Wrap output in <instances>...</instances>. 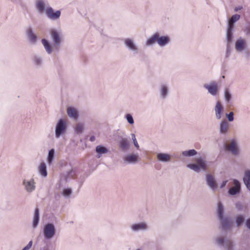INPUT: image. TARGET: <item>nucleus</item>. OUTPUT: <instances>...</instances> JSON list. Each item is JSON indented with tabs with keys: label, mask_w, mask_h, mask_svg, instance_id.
<instances>
[{
	"label": "nucleus",
	"mask_w": 250,
	"mask_h": 250,
	"mask_svg": "<svg viewBox=\"0 0 250 250\" xmlns=\"http://www.w3.org/2000/svg\"><path fill=\"white\" fill-rule=\"evenodd\" d=\"M32 244H33L32 241H29V243H28V244L24 248H23L21 250H29L31 248Z\"/></svg>",
	"instance_id": "nucleus-45"
},
{
	"label": "nucleus",
	"mask_w": 250,
	"mask_h": 250,
	"mask_svg": "<svg viewBox=\"0 0 250 250\" xmlns=\"http://www.w3.org/2000/svg\"><path fill=\"white\" fill-rule=\"evenodd\" d=\"M156 158L158 162L163 163H169L171 160V155L167 153H157L156 154Z\"/></svg>",
	"instance_id": "nucleus-17"
},
{
	"label": "nucleus",
	"mask_w": 250,
	"mask_h": 250,
	"mask_svg": "<svg viewBox=\"0 0 250 250\" xmlns=\"http://www.w3.org/2000/svg\"><path fill=\"white\" fill-rule=\"evenodd\" d=\"M229 124L226 119L222 120L219 124L220 134L221 135H226L229 130Z\"/></svg>",
	"instance_id": "nucleus-18"
},
{
	"label": "nucleus",
	"mask_w": 250,
	"mask_h": 250,
	"mask_svg": "<svg viewBox=\"0 0 250 250\" xmlns=\"http://www.w3.org/2000/svg\"><path fill=\"white\" fill-rule=\"evenodd\" d=\"M72 190L71 188H64L62 192V194L65 198H69L71 194H72Z\"/></svg>",
	"instance_id": "nucleus-38"
},
{
	"label": "nucleus",
	"mask_w": 250,
	"mask_h": 250,
	"mask_svg": "<svg viewBox=\"0 0 250 250\" xmlns=\"http://www.w3.org/2000/svg\"><path fill=\"white\" fill-rule=\"evenodd\" d=\"M67 128V121L63 119L59 120L55 126V138L59 139L65 134Z\"/></svg>",
	"instance_id": "nucleus-5"
},
{
	"label": "nucleus",
	"mask_w": 250,
	"mask_h": 250,
	"mask_svg": "<svg viewBox=\"0 0 250 250\" xmlns=\"http://www.w3.org/2000/svg\"><path fill=\"white\" fill-rule=\"evenodd\" d=\"M221 222L222 229L227 230L230 229L232 222L229 218L223 217L222 219H219Z\"/></svg>",
	"instance_id": "nucleus-24"
},
{
	"label": "nucleus",
	"mask_w": 250,
	"mask_h": 250,
	"mask_svg": "<svg viewBox=\"0 0 250 250\" xmlns=\"http://www.w3.org/2000/svg\"><path fill=\"white\" fill-rule=\"evenodd\" d=\"M40 220V214H39V209L38 208H36L34 211V214L33 216V218L32 220V227L34 229H35L38 226Z\"/></svg>",
	"instance_id": "nucleus-28"
},
{
	"label": "nucleus",
	"mask_w": 250,
	"mask_h": 250,
	"mask_svg": "<svg viewBox=\"0 0 250 250\" xmlns=\"http://www.w3.org/2000/svg\"><path fill=\"white\" fill-rule=\"evenodd\" d=\"M247 188L250 191V182L244 181Z\"/></svg>",
	"instance_id": "nucleus-51"
},
{
	"label": "nucleus",
	"mask_w": 250,
	"mask_h": 250,
	"mask_svg": "<svg viewBox=\"0 0 250 250\" xmlns=\"http://www.w3.org/2000/svg\"><path fill=\"white\" fill-rule=\"evenodd\" d=\"M217 215L219 219H222L224 216V207L221 202L217 204Z\"/></svg>",
	"instance_id": "nucleus-32"
},
{
	"label": "nucleus",
	"mask_w": 250,
	"mask_h": 250,
	"mask_svg": "<svg viewBox=\"0 0 250 250\" xmlns=\"http://www.w3.org/2000/svg\"><path fill=\"white\" fill-rule=\"evenodd\" d=\"M197 152L195 149L185 150L182 152V155L185 157H192L196 155Z\"/></svg>",
	"instance_id": "nucleus-35"
},
{
	"label": "nucleus",
	"mask_w": 250,
	"mask_h": 250,
	"mask_svg": "<svg viewBox=\"0 0 250 250\" xmlns=\"http://www.w3.org/2000/svg\"><path fill=\"white\" fill-rule=\"evenodd\" d=\"M46 16L50 20L57 21L59 20L61 15L60 10L55 11L50 6H47L45 12Z\"/></svg>",
	"instance_id": "nucleus-10"
},
{
	"label": "nucleus",
	"mask_w": 250,
	"mask_h": 250,
	"mask_svg": "<svg viewBox=\"0 0 250 250\" xmlns=\"http://www.w3.org/2000/svg\"><path fill=\"white\" fill-rule=\"evenodd\" d=\"M74 174H75V171L73 169H71V171L68 173V175L70 177H71L72 178H74Z\"/></svg>",
	"instance_id": "nucleus-48"
},
{
	"label": "nucleus",
	"mask_w": 250,
	"mask_h": 250,
	"mask_svg": "<svg viewBox=\"0 0 250 250\" xmlns=\"http://www.w3.org/2000/svg\"><path fill=\"white\" fill-rule=\"evenodd\" d=\"M233 187L229 189L228 193L231 195H235L239 194L241 191V183L236 180H233Z\"/></svg>",
	"instance_id": "nucleus-15"
},
{
	"label": "nucleus",
	"mask_w": 250,
	"mask_h": 250,
	"mask_svg": "<svg viewBox=\"0 0 250 250\" xmlns=\"http://www.w3.org/2000/svg\"><path fill=\"white\" fill-rule=\"evenodd\" d=\"M22 185L24 190L29 194L31 193L36 190V183L34 178L29 179H24L22 180Z\"/></svg>",
	"instance_id": "nucleus-8"
},
{
	"label": "nucleus",
	"mask_w": 250,
	"mask_h": 250,
	"mask_svg": "<svg viewBox=\"0 0 250 250\" xmlns=\"http://www.w3.org/2000/svg\"><path fill=\"white\" fill-rule=\"evenodd\" d=\"M206 181L207 186L212 191H215L218 188V184L215 177L211 174H207L206 175Z\"/></svg>",
	"instance_id": "nucleus-14"
},
{
	"label": "nucleus",
	"mask_w": 250,
	"mask_h": 250,
	"mask_svg": "<svg viewBox=\"0 0 250 250\" xmlns=\"http://www.w3.org/2000/svg\"><path fill=\"white\" fill-rule=\"evenodd\" d=\"M196 163L189 164L187 167L196 172H199L201 170L206 171L208 168L207 162L202 158H198L195 160Z\"/></svg>",
	"instance_id": "nucleus-2"
},
{
	"label": "nucleus",
	"mask_w": 250,
	"mask_h": 250,
	"mask_svg": "<svg viewBox=\"0 0 250 250\" xmlns=\"http://www.w3.org/2000/svg\"><path fill=\"white\" fill-rule=\"evenodd\" d=\"M26 34L30 43L35 44L37 42V37L33 32L31 27H29L26 29Z\"/></svg>",
	"instance_id": "nucleus-22"
},
{
	"label": "nucleus",
	"mask_w": 250,
	"mask_h": 250,
	"mask_svg": "<svg viewBox=\"0 0 250 250\" xmlns=\"http://www.w3.org/2000/svg\"><path fill=\"white\" fill-rule=\"evenodd\" d=\"M214 111L215 113V117L217 120H219L222 117V115L223 111V107L221 103L219 101L216 103V105L214 107Z\"/></svg>",
	"instance_id": "nucleus-25"
},
{
	"label": "nucleus",
	"mask_w": 250,
	"mask_h": 250,
	"mask_svg": "<svg viewBox=\"0 0 250 250\" xmlns=\"http://www.w3.org/2000/svg\"><path fill=\"white\" fill-rule=\"evenodd\" d=\"M55 155V151L53 148L51 149L49 152L47 157V162L49 165H51L54 159Z\"/></svg>",
	"instance_id": "nucleus-31"
},
{
	"label": "nucleus",
	"mask_w": 250,
	"mask_h": 250,
	"mask_svg": "<svg viewBox=\"0 0 250 250\" xmlns=\"http://www.w3.org/2000/svg\"><path fill=\"white\" fill-rule=\"evenodd\" d=\"M158 32H155L149 37L146 41L145 45L146 46H151L153 45L156 42L157 43Z\"/></svg>",
	"instance_id": "nucleus-26"
},
{
	"label": "nucleus",
	"mask_w": 250,
	"mask_h": 250,
	"mask_svg": "<svg viewBox=\"0 0 250 250\" xmlns=\"http://www.w3.org/2000/svg\"><path fill=\"white\" fill-rule=\"evenodd\" d=\"M56 229L54 225L52 223L46 224L43 228V234L46 239H51L55 235Z\"/></svg>",
	"instance_id": "nucleus-9"
},
{
	"label": "nucleus",
	"mask_w": 250,
	"mask_h": 250,
	"mask_svg": "<svg viewBox=\"0 0 250 250\" xmlns=\"http://www.w3.org/2000/svg\"><path fill=\"white\" fill-rule=\"evenodd\" d=\"M136 250H140V249H137Z\"/></svg>",
	"instance_id": "nucleus-54"
},
{
	"label": "nucleus",
	"mask_w": 250,
	"mask_h": 250,
	"mask_svg": "<svg viewBox=\"0 0 250 250\" xmlns=\"http://www.w3.org/2000/svg\"><path fill=\"white\" fill-rule=\"evenodd\" d=\"M236 207L239 210H241L243 209V206L242 205L238 202L236 204Z\"/></svg>",
	"instance_id": "nucleus-47"
},
{
	"label": "nucleus",
	"mask_w": 250,
	"mask_h": 250,
	"mask_svg": "<svg viewBox=\"0 0 250 250\" xmlns=\"http://www.w3.org/2000/svg\"><path fill=\"white\" fill-rule=\"evenodd\" d=\"M49 6L45 0H36L35 1V7L38 13L43 14L45 13L47 6Z\"/></svg>",
	"instance_id": "nucleus-13"
},
{
	"label": "nucleus",
	"mask_w": 250,
	"mask_h": 250,
	"mask_svg": "<svg viewBox=\"0 0 250 250\" xmlns=\"http://www.w3.org/2000/svg\"><path fill=\"white\" fill-rule=\"evenodd\" d=\"M245 32L247 35H250V26L245 27Z\"/></svg>",
	"instance_id": "nucleus-46"
},
{
	"label": "nucleus",
	"mask_w": 250,
	"mask_h": 250,
	"mask_svg": "<svg viewBox=\"0 0 250 250\" xmlns=\"http://www.w3.org/2000/svg\"><path fill=\"white\" fill-rule=\"evenodd\" d=\"M38 170L39 174L42 177H46L47 176L46 165L44 162H42L38 167Z\"/></svg>",
	"instance_id": "nucleus-27"
},
{
	"label": "nucleus",
	"mask_w": 250,
	"mask_h": 250,
	"mask_svg": "<svg viewBox=\"0 0 250 250\" xmlns=\"http://www.w3.org/2000/svg\"><path fill=\"white\" fill-rule=\"evenodd\" d=\"M231 44H226V49L225 52V58L228 59L231 53Z\"/></svg>",
	"instance_id": "nucleus-39"
},
{
	"label": "nucleus",
	"mask_w": 250,
	"mask_h": 250,
	"mask_svg": "<svg viewBox=\"0 0 250 250\" xmlns=\"http://www.w3.org/2000/svg\"><path fill=\"white\" fill-rule=\"evenodd\" d=\"M233 28L232 26H228L226 33L227 44H231L233 39Z\"/></svg>",
	"instance_id": "nucleus-29"
},
{
	"label": "nucleus",
	"mask_w": 250,
	"mask_h": 250,
	"mask_svg": "<svg viewBox=\"0 0 250 250\" xmlns=\"http://www.w3.org/2000/svg\"><path fill=\"white\" fill-rule=\"evenodd\" d=\"M96 152L98 153L97 158H99L101 155L106 153L108 150L105 147L100 145L96 146Z\"/></svg>",
	"instance_id": "nucleus-30"
},
{
	"label": "nucleus",
	"mask_w": 250,
	"mask_h": 250,
	"mask_svg": "<svg viewBox=\"0 0 250 250\" xmlns=\"http://www.w3.org/2000/svg\"><path fill=\"white\" fill-rule=\"evenodd\" d=\"M246 225L247 227L250 230V218L246 220Z\"/></svg>",
	"instance_id": "nucleus-49"
},
{
	"label": "nucleus",
	"mask_w": 250,
	"mask_h": 250,
	"mask_svg": "<svg viewBox=\"0 0 250 250\" xmlns=\"http://www.w3.org/2000/svg\"><path fill=\"white\" fill-rule=\"evenodd\" d=\"M130 228L132 232H136L139 231H146L148 229L149 226L146 222H140L132 224Z\"/></svg>",
	"instance_id": "nucleus-12"
},
{
	"label": "nucleus",
	"mask_w": 250,
	"mask_h": 250,
	"mask_svg": "<svg viewBox=\"0 0 250 250\" xmlns=\"http://www.w3.org/2000/svg\"><path fill=\"white\" fill-rule=\"evenodd\" d=\"M243 181L250 182V170L247 169L245 171Z\"/></svg>",
	"instance_id": "nucleus-40"
},
{
	"label": "nucleus",
	"mask_w": 250,
	"mask_h": 250,
	"mask_svg": "<svg viewBox=\"0 0 250 250\" xmlns=\"http://www.w3.org/2000/svg\"><path fill=\"white\" fill-rule=\"evenodd\" d=\"M124 43L126 49L133 54H138L140 52V48L134 39L130 38H125Z\"/></svg>",
	"instance_id": "nucleus-7"
},
{
	"label": "nucleus",
	"mask_w": 250,
	"mask_h": 250,
	"mask_svg": "<svg viewBox=\"0 0 250 250\" xmlns=\"http://www.w3.org/2000/svg\"><path fill=\"white\" fill-rule=\"evenodd\" d=\"M66 112L69 118L76 121L77 120L79 117V111L77 108L72 106L68 107Z\"/></svg>",
	"instance_id": "nucleus-21"
},
{
	"label": "nucleus",
	"mask_w": 250,
	"mask_h": 250,
	"mask_svg": "<svg viewBox=\"0 0 250 250\" xmlns=\"http://www.w3.org/2000/svg\"><path fill=\"white\" fill-rule=\"evenodd\" d=\"M159 97L161 99L165 100L167 98L169 94V86L167 83L160 84L159 89Z\"/></svg>",
	"instance_id": "nucleus-11"
},
{
	"label": "nucleus",
	"mask_w": 250,
	"mask_h": 250,
	"mask_svg": "<svg viewBox=\"0 0 250 250\" xmlns=\"http://www.w3.org/2000/svg\"><path fill=\"white\" fill-rule=\"evenodd\" d=\"M244 218L242 216H238L236 218V223L237 227H240L243 223Z\"/></svg>",
	"instance_id": "nucleus-42"
},
{
	"label": "nucleus",
	"mask_w": 250,
	"mask_h": 250,
	"mask_svg": "<svg viewBox=\"0 0 250 250\" xmlns=\"http://www.w3.org/2000/svg\"><path fill=\"white\" fill-rule=\"evenodd\" d=\"M240 16L238 14L233 15L231 18L229 20L228 26H232V28H234V24L235 22L239 20Z\"/></svg>",
	"instance_id": "nucleus-33"
},
{
	"label": "nucleus",
	"mask_w": 250,
	"mask_h": 250,
	"mask_svg": "<svg viewBox=\"0 0 250 250\" xmlns=\"http://www.w3.org/2000/svg\"><path fill=\"white\" fill-rule=\"evenodd\" d=\"M228 182V180H225V181H223L220 185V188H224L226 186Z\"/></svg>",
	"instance_id": "nucleus-50"
},
{
	"label": "nucleus",
	"mask_w": 250,
	"mask_h": 250,
	"mask_svg": "<svg viewBox=\"0 0 250 250\" xmlns=\"http://www.w3.org/2000/svg\"><path fill=\"white\" fill-rule=\"evenodd\" d=\"M170 42V38L168 36H160L158 32L157 44L161 47H163L168 44Z\"/></svg>",
	"instance_id": "nucleus-19"
},
{
	"label": "nucleus",
	"mask_w": 250,
	"mask_h": 250,
	"mask_svg": "<svg viewBox=\"0 0 250 250\" xmlns=\"http://www.w3.org/2000/svg\"><path fill=\"white\" fill-rule=\"evenodd\" d=\"M32 60L34 64L37 66H41L42 64V59L41 56L35 55Z\"/></svg>",
	"instance_id": "nucleus-36"
},
{
	"label": "nucleus",
	"mask_w": 250,
	"mask_h": 250,
	"mask_svg": "<svg viewBox=\"0 0 250 250\" xmlns=\"http://www.w3.org/2000/svg\"><path fill=\"white\" fill-rule=\"evenodd\" d=\"M214 244L220 247H223L225 250H233V244L232 242L227 239L225 238L222 235L216 236L214 239Z\"/></svg>",
	"instance_id": "nucleus-3"
},
{
	"label": "nucleus",
	"mask_w": 250,
	"mask_h": 250,
	"mask_svg": "<svg viewBox=\"0 0 250 250\" xmlns=\"http://www.w3.org/2000/svg\"><path fill=\"white\" fill-rule=\"evenodd\" d=\"M233 115L234 114L233 112H230L229 113L226 114V116L228 118L229 121L232 122L233 121Z\"/></svg>",
	"instance_id": "nucleus-44"
},
{
	"label": "nucleus",
	"mask_w": 250,
	"mask_h": 250,
	"mask_svg": "<svg viewBox=\"0 0 250 250\" xmlns=\"http://www.w3.org/2000/svg\"><path fill=\"white\" fill-rule=\"evenodd\" d=\"M95 140V137L94 136H92L89 138V141L91 142H94Z\"/></svg>",
	"instance_id": "nucleus-52"
},
{
	"label": "nucleus",
	"mask_w": 250,
	"mask_h": 250,
	"mask_svg": "<svg viewBox=\"0 0 250 250\" xmlns=\"http://www.w3.org/2000/svg\"><path fill=\"white\" fill-rule=\"evenodd\" d=\"M247 46L245 39L239 38L235 43V49L237 52H242Z\"/></svg>",
	"instance_id": "nucleus-20"
},
{
	"label": "nucleus",
	"mask_w": 250,
	"mask_h": 250,
	"mask_svg": "<svg viewBox=\"0 0 250 250\" xmlns=\"http://www.w3.org/2000/svg\"><path fill=\"white\" fill-rule=\"evenodd\" d=\"M125 118L126 119V120H127V122L130 125H133L134 124V121L133 118V117H132L131 114H126L125 115Z\"/></svg>",
	"instance_id": "nucleus-41"
},
{
	"label": "nucleus",
	"mask_w": 250,
	"mask_h": 250,
	"mask_svg": "<svg viewBox=\"0 0 250 250\" xmlns=\"http://www.w3.org/2000/svg\"><path fill=\"white\" fill-rule=\"evenodd\" d=\"M224 98L227 103H229L232 99L231 94L228 88H225L224 90Z\"/></svg>",
	"instance_id": "nucleus-37"
},
{
	"label": "nucleus",
	"mask_w": 250,
	"mask_h": 250,
	"mask_svg": "<svg viewBox=\"0 0 250 250\" xmlns=\"http://www.w3.org/2000/svg\"><path fill=\"white\" fill-rule=\"evenodd\" d=\"M48 32L52 44H51L45 39H42L41 42L46 53L50 55L53 52H58L60 51L64 40L60 28H50L48 29Z\"/></svg>",
	"instance_id": "nucleus-1"
},
{
	"label": "nucleus",
	"mask_w": 250,
	"mask_h": 250,
	"mask_svg": "<svg viewBox=\"0 0 250 250\" xmlns=\"http://www.w3.org/2000/svg\"><path fill=\"white\" fill-rule=\"evenodd\" d=\"M119 147L123 151H126L130 148V143L126 138H122L119 141Z\"/></svg>",
	"instance_id": "nucleus-23"
},
{
	"label": "nucleus",
	"mask_w": 250,
	"mask_h": 250,
	"mask_svg": "<svg viewBox=\"0 0 250 250\" xmlns=\"http://www.w3.org/2000/svg\"><path fill=\"white\" fill-rule=\"evenodd\" d=\"M74 130L76 134H82L84 130V125L83 123H79L74 126Z\"/></svg>",
	"instance_id": "nucleus-34"
},
{
	"label": "nucleus",
	"mask_w": 250,
	"mask_h": 250,
	"mask_svg": "<svg viewBox=\"0 0 250 250\" xmlns=\"http://www.w3.org/2000/svg\"><path fill=\"white\" fill-rule=\"evenodd\" d=\"M242 6H239V7H236V8H235V11H238V10H240L242 9Z\"/></svg>",
	"instance_id": "nucleus-53"
},
{
	"label": "nucleus",
	"mask_w": 250,
	"mask_h": 250,
	"mask_svg": "<svg viewBox=\"0 0 250 250\" xmlns=\"http://www.w3.org/2000/svg\"><path fill=\"white\" fill-rule=\"evenodd\" d=\"M224 147L227 151L230 152L232 155L238 156L240 154L238 143L236 139H232L229 143L225 144Z\"/></svg>",
	"instance_id": "nucleus-6"
},
{
	"label": "nucleus",
	"mask_w": 250,
	"mask_h": 250,
	"mask_svg": "<svg viewBox=\"0 0 250 250\" xmlns=\"http://www.w3.org/2000/svg\"><path fill=\"white\" fill-rule=\"evenodd\" d=\"M131 135L132 139V141L133 142V144H134V146L137 149H139V144H138V142L137 141L135 135L134 134L132 133V134H131Z\"/></svg>",
	"instance_id": "nucleus-43"
},
{
	"label": "nucleus",
	"mask_w": 250,
	"mask_h": 250,
	"mask_svg": "<svg viewBox=\"0 0 250 250\" xmlns=\"http://www.w3.org/2000/svg\"><path fill=\"white\" fill-rule=\"evenodd\" d=\"M203 87L207 90L208 94L213 97H218L220 94V86L215 81L204 84Z\"/></svg>",
	"instance_id": "nucleus-4"
},
{
	"label": "nucleus",
	"mask_w": 250,
	"mask_h": 250,
	"mask_svg": "<svg viewBox=\"0 0 250 250\" xmlns=\"http://www.w3.org/2000/svg\"><path fill=\"white\" fill-rule=\"evenodd\" d=\"M124 162L127 164H134L138 162L139 156L138 154L131 153L123 157Z\"/></svg>",
	"instance_id": "nucleus-16"
}]
</instances>
